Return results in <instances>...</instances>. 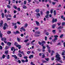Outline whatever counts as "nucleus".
I'll use <instances>...</instances> for the list:
<instances>
[{"label":"nucleus","mask_w":65,"mask_h":65,"mask_svg":"<svg viewBox=\"0 0 65 65\" xmlns=\"http://www.w3.org/2000/svg\"><path fill=\"white\" fill-rule=\"evenodd\" d=\"M60 55L59 54L56 55V58L55 59V60L59 61V62H60V63H63V62H62V60H61V57H60Z\"/></svg>","instance_id":"1"},{"label":"nucleus","mask_w":65,"mask_h":65,"mask_svg":"<svg viewBox=\"0 0 65 65\" xmlns=\"http://www.w3.org/2000/svg\"><path fill=\"white\" fill-rule=\"evenodd\" d=\"M8 27V25H7V23H5L4 25V26L3 27L4 30H5L6 29V28Z\"/></svg>","instance_id":"2"},{"label":"nucleus","mask_w":65,"mask_h":65,"mask_svg":"<svg viewBox=\"0 0 65 65\" xmlns=\"http://www.w3.org/2000/svg\"><path fill=\"white\" fill-rule=\"evenodd\" d=\"M21 46H21V45L18 44L17 45L16 47H18L19 50H20L21 48Z\"/></svg>","instance_id":"3"},{"label":"nucleus","mask_w":65,"mask_h":65,"mask_svg":"<svg viewBox=\"0 0 65 65\" xmlns=\"http://www.w3.org/2000/svg\"><path fill=\"white\" fill-rule=\"evenodd\" d=\"M57 21V19H55L53 18L52 20V23H54V22H56Z\"/></svg>","instance_id":"4"},{"label":"nucleus","mask_w":65,"mask_h":65,"mask_svg":"<svg viewBox=\"0 0 65 65\" xmlns=\"http://www.w3.org/2000/svg\"><path fill=\"white\" fill-rule=\"evenodd\" d=\"M12 57H13L15 59H17V58H18V57L15 55H12Z\"/></svg>","instance_id":"5"},{"label":"nucleus","mask_w":65,"mask_h":65,"mask_svg":"<svg viewBox=\"0 0 65 65\" xmlns=\"http://www.w3.org/2000/svg\"><path fill=\"white\" fill-rule=\"evenodd\" d=\"M36 24H37V26H40V24H39V22L36 21Z\"/></svg>","instance_id":"6"},{"label":"nucleus","mask_w":65,"mask_h":65,"mask_svg":"<svg viewBox=\"0 0 65 65\" xmlns=\"http://www.w3.org/2000/svg\"><path fill=\"white\" fill-rule=\"evenodd\" d=\"M33 57H34V55H31L29 57V59H31L32 58H33Z\"/></svg>","instance_id":"7"},{"label":"nucleus","mask_w":65,"mask_h":65,"mask_svg":"<svg viewBox=\"0 0 65 65\" xmlns=\"http://www.w3.org/2000/svg\"><path fill=\"white\" fill-rule=\"evenodd\" d=\"M1 40H2V41H5V40H6V39L5 38H2Z\"/></svg>","instance_id":"8"},{"label":"nucleus","mask_w":65,"mask_h":65,"mask_svg":"<svg viewBox=\"0 0 65 65\" xmlns=\"http://www.w3.org/2000/svg\"><path fill=\"white\" fill-rule=\"evenodd\" d=\"M58 39H57V38H55L54 39H53L52 40V41L53 42H56V40H57Z\"/></svg>","instance_id":"9"},{"label":"nucleus","mask_w":65,"mask_h":65,"mask_svg":"<svg viewBox=\"0 0 65 65\" xmlns=\"http://www.w3.org/2000/svg\"><path fill=\"white\" fill-rule=\"evenodd\" d=\"M7 44L9 45V46H10L11 45V43L10 42H8Z\"/></svg>","instance_id":"10"},{"label":"nucleus","mask_w":65,"mask_h":65,"mask_svg":"<svg viewBox=\"0 0 65 65\" xmlns=\"http://www.w3.org/2000/svg\"><path fill=\"white\" fill-rule=\"evenodd\" d=\"M54 15L55 16L57 14V12H56V10H54Z\"/></svg>","instance_id":"11"},{"label":"nucleus","mask_w":65,"mask_h":65,"mask_svg":"<svg viewBox=\"0 0 65 65\" xmlns=\"http://www.w3.org/2000/svg\"><path fill=\"white\" fill-rule=\"evenodd\" d=\"M24 26L23 27L24 28H27V27L28 26V24L27 23H25V24Z\"/></svg>","instance_id":"12"},{"label":"nucleus","mask_w":65,"mask_h":65,"mask_svg":"<svg viewBox=\"0 0 65 65\" xmlns=\"http://www.w3.org/2000/svg\"><path fill=\"white\" fill-rule=\"evenodd\" d=\"M3 21H1V23H0V24L1 26H3Z\"/></svg>","instance_id":"13"},{"label":"nucleus","mask_w":65,"mask_h":65,"mask_svg":"<svg viewBox=\"0 0 65 65\" xmlns=\"http://www.w3.org/2000/svg\"><path fill=\"white\" fill-rule=\"evenodd\" d=\"M35 33H36L37 34H40V31H37L35 32Z\"/></svg>","instance_id":"14"},{"label":"nucleus","mask_w":65,"mask_h":65,"mask_svg":"<svg viewBox=\"0 0 65 65\" xmlns=\"http://www.w3.org/2000/svg\"><path fill=\"white\" fill-rule=\"evenodd\" d=\"M44 44H42V46H43V49H45V46H44Z\"/></svg>","instance_id":"15"},{"label":"nucleus","mask_w":65,"mask_h":65,"mask_svg":"<svg viewBox=\"0 0 65 65\" xmlns=\"http://www.w3.org/2000/svg\"><path fill=\"white\" fill-rule=\"evenodd\" d=\"M23 7L24 9H26V8H27V7L25 5L23 6Z\"/></svg>","instance_id":"16"},{"label":"nucleus","mask_w":65,"mask_h":65,"mask_svg":"<svg viewBox=\"0 0 65 65\" xmlns=\"http://www.w3.org/2000/svg\"><path fill=\"white\" fill-rule=\"evenodd\" d=\"M17 39L18 42H20V41H21V39L20 38H19L18 37L17 38Z\"/></svg>","instance_id":"17"},{"label":"nucleus","mask_w":65,"mask_h":65,"mask_svg":"<svg viewBox=\"0 0 65 65\" xmlns=\"http://www.w3.org/2000/svg\"><path fill=\"white\" fill-rule=\"evenodd\" d=\"M63 28V26H59L57 28V29H62V28Z\"/></svg>","instance_id":"18"},{"label":"nucleus","mask_w":65,"mask_h":65,"mask_svg":"<svg viewBox=\"0 0 65 65\" xmlns=\"http://www.w3.org/2000/svg\"><path fill=\"white\" fill-rule=\"evenodd\" d=\"M8 51H6L5 53V54H6V55H7L8 54Z\"/></svg>","instance_id":"19"},{"label":"nucleus","mask_w":65,"mask_h":65,"mask_svg":"<svg viewBox=\"0 0 65 65\" xmlns=\"http://www.w3.org/2000/svg\"><path fill=\"white\" fill-rule=\"evenodd\" d=\"M36 11L37 12H39V9H37L36 10Z\"/></svg>","instance_id":"20"},{"label":"nucleus","mask_w":65,"mask_h":65,"mask_svg":"<svg viewBox=\"0 0 65 65\" xmlns=\"http://www.w3.org/2000/svg\"><path fill=\"white\" fill-rule=\"evenodd\" d=\"M11 32L10 31H8L7 32V34H11Z\"/></svg>","instance_id":"21"},{"label":"nucleus","mask_w":65,"mask_h":65,"mask_svg":"<svg viewBox=\"0 0 65 65\" xmlns=\"http://www.w3.org/2000/svg\"><path fill=\"white\" fill-rule=\"evenodd\" d=\"M45 17H46V19H48L49 18L48 17V14H47L45 16Z\"/></svg>","instance_id":"22"},{"label":"nucleus","mask_w":65,"mask_h":65,"mask_svg":"<svg viewBox=\"0 0 65 65\" xmlns=\"http://www.w3.org/2000/svg\"><path fill=\"white\" fill-rule=\"evenodd\" d=\"M38 43H39V44H40V45H42V44H43V43H42V42H40L39 41L38 42Z\"/></svg>","instance_id":"23"},{"label":"nucleus","mask_w":65,"mask_h":65,"mask_svg":"<svg viewBox=\"0 0 65 65\" xmlns=\"http://www.w3.org/2000/svg\"><path fill=\"white\" fill-rule=\"evenodd\" d=\"M55 26H56V25L55 24H53L52 25V28L53 29H54L55 28Z\"/></svg>","instance_id":"24"},{"label":"nucleus","mask_w":65,"mask_h":65,"mask_svg":"<svg viewBox=\"0 0 65 65\" xmlns=\"http://www.w3.org/2000/svg\"><path fill=\"white\" fill-rule=\"evenodd\" d=\"M21 29H22V30H23V31H26V30L24 28L22 27L21 28Z\"/></svg>","instance_id":"25"},{"label":"nucleus","mask_w":65,"mask_h":65,"mask_svg":"<svg viewBox=\"0 0 65 65\" xmlns=\"http://www.w3.org/2000/svg\"><path fill=\"white\" fill-rule=\"evenodd\" d=\"M54 10V9H51L50 11V13L52 14L53 12V10Z\"/></svg>","instance_id":"26"},{"label":"nucleus","mask_w":65,"mask_h":65,"mask_svg":"<svg viewBox=\"0 0 65 65\" xmlns=\"http://www.w3.org/2000/svg\"><path fill=\"white\" fill-rule=\"evenodd\" d=\"M7 7L8 8H11V6L9 5H7Z\"/></svg>","instance_id":"27"},{"label":"nucleus","mask_w":65,"mask_h":65,"mask_svg":"<svg viewBox=\"0 0 65 65\" xmlns=\"http://www.w3.org/2000/svg\"><path fill=\"white\" fill-rule=\"evenodd\" d=\"M12 26H14V25H17V23H12Z\"/></svg>","instance_id":"28"},{"label":"nucleus","mask_w":65,"mask_h":65,"mask_svg":"<svg viewBox=\"0 0 65 65\" xmlns=\"http://www.w3.org/2000/svg\"><path fill=\"white\" fill-rule=\"evenodd\" d=\"M36 15L37 16H39V17H40V13H37Z\"/></svg>","instance_id":"29"},{"label":"nucleus","mask_w":65,"mask_h":65,"mask_svg":"<svg viewBox=\"0 0 65 65\" xmlns=\"http://www.w3.org/2000/svg\"><path fill=\"white\" fill-rule=\"evenodd\" d=\"M35 41V40H33L32 42H31V44H32L33 45H34V43H33V42H34Z\"/></svg>","instance_id":"30"},{"label":"nucleus","mask_w":65,"mask_h":65,"mask_svg":"<svg viewBox=\"0 0 65 65\" xmlns=\"http://www.w3.org/2000/svg\"><path fill=\"white\" fill-rule=\"evenodd\" d=\"M30 65H35V64L33 63V62H30Z\"/></svg>","instance_id":"31"},{"label":"nucleus","mask_w":65,"mask_h":65,"mask_svg":"<svg viewBox=\"0 0 65 65\" xmlns=\"http://www.w3.org/2000/svg\"><path fill=\"white\" fill-rule=\"evenodd\" d=\"M29 41V40L28 39H26V40H25L24 41V42H27V41Z\"/></svg>","instance_id":"32"},{"label":"nucleus","mask_w":65,"mask_h":65,"mask_svg":"<svg viewBox=\"0 0 65 65\" xmlns=\"http://www.w3.org/2000/svg\"><path fill=\"white\" fill-rule=\"evenodd\" d=\"M2 17L3 18H4V13H2Z\"/></svg>","instance_id":"33"},{"label":"nucleus","mask_w":65,"mask_h":65,"mask_svg":"<svg viewBox=\"0 0 65 65\" xmlns=\"http://www.w3.org/2000/svg\"><path fill=\"white\" fill-rule=\"evenodd\" d=\"M3 35V34L2 33H1L0 34V37L1 38H2V36Z\"/></svg>","instance_id":"34"},{"label":"nucleus","mask_w":65,"mask_h":65,"mask_svg":"<svg viewBox=\"0 0 65 65\" xmlns=\"http://www.w3.org/2000/svg\"><path fill=\"white\" fill-rule=\"evenodd\" d=\"M42 43H44V44H45L46 43V42H45V41H42Z\"/></svg>","instance_id":"35"},{"label":"nucleus","mask_w":65,"mask_h":65,"mask_svg":"<svg viewBox=\"0 0 65 65\" xmlns=\"http://www.w3.org/2000/svg\"><path fill=\"white\" fill-rule=\"evenodd\" d=\"M42 61L43 62V63H47V61H45L44 60H42Z\"/></svg>","instance_id":"36"},{"label":"nucleus","mask_w":65,"mask_h":65,"mask_svg":"<svg viewBox=\"0 0 65 65\" xmlns=\"http://www.w3.org/2000/svg\"><path fill=\"white\" fill-rule=\"evenodd\" d=\"M18 55L20 57H22V54L20 53L18 54Z\"/></svg>","instance_id":"37"},{"label":"nucleus","mask_w":65,"mask_h":65,"mask_svg":"<svg viewBox=\"0 0 65 65\" xmlns=\"http://www.w3.org/2000/svg\"><path fill=\"white\" fill-rule=\"evenodd\" d=\"M27 53L28 55H29L30 53H31V51H28L27 52Z\"/></svg>","instance_id":"38"},{"label":"nucleus","mask_w":65,"mask_h":65,"mask_svg":"<svg viewBox=\"0 0 65 65\" xmlns=\"http://www.w3.org/2000/svg\"><path fill=\"white\" fill-rule=\"evenodd\" d=\"M18 43L17 42H15L14 43V45H16V46L18 45Z\"/></svg>","instance_id":"39"},{"label":"nucleus","mask_w":65,"mask_h":65,"mask_svg":"<svg viewBox=\"0 0 65 65\" xmlns=\"http://www.w3.org/2000/svg\"><path fill=\"white\" fill-rule=\"evenodd\" d=\"M14 47H12L11 48V51H13V49H14Z\"/></svg>","instance_id":"40"},{"label":"nucleus","mask_w":65,"mask_h":65,"mask_svg":"<svg viewBox=\"0 0 65 65\" xmlns=\"http://www.w3.org/2000/svg\"><path fill=\"white\" fill-rule=\"evenodd\" d=\"M2 57L3 59H4L5 58V55H3L2 56Z\"/></svg>","instance_id":"41"},{"label":"nucleus","mask_w":65,"mask_h":65,"mask_svg":"<svg viewBox=\"0 0 65 65\" xmlns=\"http://www.w3.org/2000/svg\"><path fill=\"white\" fill-rule=\"evenodd\" d=\"M8 48H9V47H8V46H6L5 48V50H7V49H8Z\"/></svg>","instance_id":"42"},{"label":"nucleus","mask_w":65,"mask_h":65,"mask_svg":"<svg viewBox=\"0 0 65 65\" xmlns=\"http://www.w3.org/2000/svg\"><path fill=\"white\" fill-rule=\"evenodd\" d=\"M9 58H10L9 55H8L7 57V59H9Z\"/></svg>","instance_id":"43"},{"label":"nucleus","mask_w":65,"mask_h":65,"mask_svg":"<svg viewBox=\"0 0 65 65\" xmlns=\"http://www.w3.org/2000/svg\"><path fill=\"white\" fill-rule=\"evenodd\" d=\"M54 37H55V38H57V37H58V35H55L54 36Z\"/></svg>","instance_id":"44"},{"label":"nucleus","mask_w":65,"mask_h":65,"mask_svg":"<svg viewBox=\"0 0 65 65\" xmlns=\"http://www.w3.org/2000/svg\"><path fill=\"white\" fill-rule=\"evenodd\" d=\"M24 58L25 59H27L28 58V57L27 56H25L24 57Z\"/></svg>","instance_id":"45"},{"label":"nucleus","mask_w":65,"mask_h":65,"mask_svg":"<svg viewBox=\"0 0 65 65\" xmlns=\"http://www.w3.org/2000/svg\"><path fill=\"white\" fill-rule=\"evenodd\" d=\"M46 47H47V48H48V49H50V46L48 45H46Z\"/></svg>","instance_id":"46"},{"label":"nucleus","mask_w":65,"mask_h":65,"mask_svg":"<svg viewBox=\"0 0 65 65\" xmlns=\"http://www.w3.org/2000/svg\"><path fill=\"white\" fill-rule=\"evenodd\" d=\"M52 32L54 33H56V30H52Z\"/></svg>","instance_id":"47"},{"label":"nucleus","mask_w":65,"mask_h":65,"mask_svg":"<svg viewBox=\"0 0 65 65\" xmlns=\"http://www.w3.org/2000/svg\"><path fill=\"white\" fill-rule=\"evenodd\" d=\"M26 3H27V2H26V1H24V4H26Z\"/></svg>","instance_id":"48"},{"label":"nucleus","mask_w":65,"mask_h":65,"mask_svg":"<svg viewBox=\"0 0 65 65\" xmlns=\"http://www.w3.org/2000/svg\"><path fill=\"white\" fill-rule=\"evenodd\" d=\"M56 3L54 2H52V4L53 5H55V4H56Z\"/></svg>","instance_id":"49"},{"label":"nucleus","mask_w":65,"mask_h":65,"mask_svg":"<svg viewBox=\"0 0 65 65\" xmlns=\"http://www.w3.org/2000/svg\"><path fill=\"white\" fill-rule=\"evenodd\" d=\"M20 33V32L19 31H16V34H19Z\"/></svg>","instance_id":"50"},{"label":"nucleus","mask_w":65,"mask_h":65,"mask_svg":"<svg viewBox=\"0 0 65 65\" xmlns=\"http://www.w3.org/2000/svg\"><path fill=\"white\" fill-rule=\"evenodd\" d=\"M63 36V35L62 34L61 35H60V38H62V37Z\"/></svg>","instance_id":"51"},{"label":"nucleus","mask_w":65,"mask_h":65,"mask_svg":"<svg viewBox=\"0 0 65 65\" xmlns=\"http://www.w3.org/2000/svg\"><path fill=\"white\" fill-rule=\"evenodd\" d=\"M17 62H18L19 63H21V60H18L17 61Z\"/></svg>","instance_id":"52"},{"label":"nucleus","mask_w":65,"mask_h":65,"mask_svg":"<svg viewBox=\"0 0 65 65\" xmlns=\"http://www.w3.org/2000/svg\"><path fill=\"white\" fill-rule=\"evenodd\" d=\"M65 24V22H63L62 23V26H63Z\"/></svg>","instance_id":"53"},{"label":"nucleus","mask_w":65,"mask_h":65,"mask_svg":"<svg viewBox=\"0 0 65 65\" xmlns=\"http://www.w3.org/2000/svg\"><path fill=\"white\" fill-rule=\"evenodd\" d=\"M45 60L46 61H49V58H45Z\"/></svg>","instance_id":"54"},{"label":"nucleus","mask_w":65,"mask_h":65,"mask_svg":"<svg viewBox=\"0 0 65 65\" xmlns=\"http://www.w3.org/2000/svg\"><path fill=\"white\" fill-rule=\"evenodd\" d=\"M17 10L19 11H20V10H21V9H20V8H17Z\"/></svg>","instance_id":"55"},{"label":"nucleus","mask_w":65,"mask_h":65,"mask_svg":"<svg viewBox=\"0 0 65 65\" xmlns=\"http://www.w3.org/2000/svg\"><path fill=\"white\" fill-rule=\"evenodd\" d=\"M4 12L5 13H6L7 12V10H6V9H5V10Z\"/></svg>","instance_id":"56"},{"label":"nucleus","mask_w":65,"mask_h":65,"mask_svg":"<svg viewBox=\"0 0 65 65\" xmlns=\"http://www.w3.org/2000/svg\"><path fill=\"white\" fill-rule=\"evenodd\" d=\"M57 24L58 26H60L61 25V22H59L57 23Z\"/></svg>","instance_id":"57"},{"label":"nucleus","mask_w":65,"mask_h":65,"mask_svg":"<svg viewBox=\"0 0 65 65\" xmlns=\"http://www.w3.org/2000/svg\"><path fill=\"white\" fill-rule=\"evenodd\" d=\"M47 37H45V40H47Z\"/></svg>","instance_id":"58"},{"label":"nucleus","mask_w":65,"mask_h":65,"mask_svg":"<svg viewBox=\"0 0 65 65\" xmlns=\"http://www.w3.org/2000/svg\"><path fill=\"white\" fill-rule=\"evenodd\" d=\"M2 46L0 45V50H2Z\"/></svg>","instance_id":"59"},{"label":"nucleus","mask_w":65,"mask_h":65,"mask_svg":"<svg viewBox=\"0 0 65 65\" xmlns=\"http://www.w3.org/2000/svg\"><path fill=\"white\" fill-rule=\"evenodd\" d=\"M17 23L18 24H19V25H21V23L19 22L18 21L17 22Z\"/></svg>","instance_id":"60"},{"label":"nucleus","mask_w":65,"mask_h":65,"mask_svg":"<svg viewBox=\"0 0 65 65\" xmlns=\"http://www.w3.org/2000/svg\"><path fill=\"white\" fill-rule=\"evenodd\" d=\"M46 35L48 36L49 35V33L48 32H47L46 33Z\"/></svg>","instance_id":"61"},{"label":"nucleus","mask_w":65,"mask_h":65,"mask_svg":"<svg viewBox=\"0 0 65 65\" xmlns=\"http://www.w3.org/2000/svg\"><path fill=\"white\" fill-rule=\"evenodd\" d=\"M22 62L23 63H24V62H25V60H22Z\"/></svg>","instance_id":"62"},{"label":"nucleus","mask_w":65,"mask_h":65,"mask_svg":"<svg viewBox=\"0 0 65 65\" xmlns=\"http://www.w3.org/2000/svg\"><path fill=\"white\" fill-rule=\"evenodd\" d=\"M16 17H17V15L14 14L13 16L14 18H16Z\"/></svg>","instance_id":"63"},{"label":"nucleus","mask_w":65,"mask_h":65,"mask_svg":"<svg viewBox=\"0 0 65 65\" xmlns=\"http://www.w3.org/2000/svg\"><path fill=\"white\" fill-rule=\"evenodd\" d=\"M56 65H62V64L60 63H57L56 64Z\"/></svg>","instance_id":"64"}]
</instances>
